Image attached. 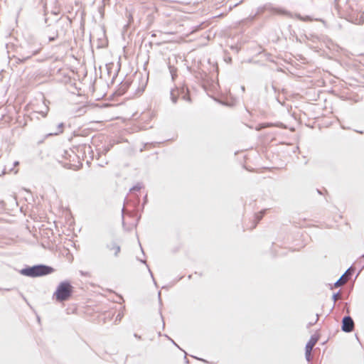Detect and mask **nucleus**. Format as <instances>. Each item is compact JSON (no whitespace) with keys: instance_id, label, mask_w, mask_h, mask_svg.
<instances>
[{"instance_id":"f257e3e1","label":"nucleus","mask_w":364,"mask_h":364,"mask_svg":"<svg viewBox=\"0 0 364 364\" xmlns=\"http://www.w3.org/2000/svg\"><path fill=\"white\" fill-rule=\"evenodd\" d=\"M73 291V286L68 282H61L54 293V297L58 301L69 299Z\"/></svg>"},{"instance_id":"f03ea898","label":"nucleus","mask_w":364,"mask_h":364,"mask_svg":"<svg viewBox=\"0 0 364 364\" xmlns=\"http://www.w3.org/2000/svg\"><path fill=\"white\" fill-rule=\"evenodd\" d=\"M53 272V269L51 267L39 265L23 269L21 270V274L26 276L35 277L46 275L52 273Z\"/></svg>"},{"instance_id":"7ed1b4c3","label":"nucleus","mask_w":364,"mask_h":364,"mask_svg":"<svg viewBox=\"0 0 364 364\" xmlns=\"http://www.w3.org/2000/svg\"><path fill=\"white\" fill-rule=\"evenodd\" d=\"M318 341V338L312 336L306 345L305 356L308 361L311 360V350Z\"/></svg>"},{"instance_id":"20e7f679","label":"nucleus","mask_w":364,"mask_h":364,"mask_svg":"<svg viewBox=\"0 0 364 364\" xmlns=\"http://www.w3.org/2000/svg\"><path fill=\"white\" fill-rule=\"evenodd\" d=\"M354 329V322L351 317L346 316L342 321V330L345 332H351Z\"/></svg>"},{"instance_id":"39448f33","label":"nucleus","mask_w":364,"mask_h":364,"mask_svg":"<svg viewBox=\"0 0 364 364\" xmlns=\"http://www.w3.org/2000/svg\"><path fill=\"white\" fill-rule=\"evenodd\" d=\"M108 250L110 255L117 256L120 252V247L115 244H112L108 246Z\"/></svg>"},{"instance_id":"423d86ee","label":"nucleus","mask_w":364,"mask_h":364,"mask_svg":"<svg viewBox=\"0 0 364 364\" xmlns=\"http://www.w3.org/2000/svg\"><path fill=\"white\" fill-rule=\"evenodd\" d=\"M348 280L347 273L344 274L336 283L335 287H338L345 284Z\"/></svg>"},{"instance_id":"0eeeda50","label":"nucleus","mask_w":364,"mask_h":364,"mask_svg":"<svg viewBox=\"0 0 364 364\" xmlns=\"http://www.w3.org/2000/svg\"><path fill=\"white\" fill-rule=\"evenodd\" d=\"M275 13L278 14H281V15H284V16L290 15L289 12H288L286 10L281 9H275Z\"/></svg>"},{"instance_id":"6e6552de","label":"nucleus","mask_w":364,"mask_h":364,"mask_svg":"<svg viewBox=\"0 0 364 364\" xmlns=\"http://www.w3.org/2000/svg\"><path fill=\"white\" fill-rule=\"evenodd\" d=\"M298 18L301 20V21H311V19L310 18V17L309 16H306V17H301V16H298Z\"/></svg>"},{"instance_id":"1a4fd4ad","label":"nucleus","mask_w":364,"mask_h":364,"mask_svg":"<svg viewBox=\"0 0 364 364\" xmlns=\"http://www.w3.org/2000/svg\"><path fill=\"white\" fill-rule=\"evenodd\" d=\"M338 295H335V296H334V300H335V301H336V300L338 299Z\"/></svg>"},{"instance_id":"9d476101","label":"nucleus","mask_w":364,"mask_h":364,"mask_svg":"<svg viewBox=\"0 0 364 364\" xmlns=\"http://www.w3.org/2000/svg\"><path fill=\"white\" fill-rule=\"evenodd\" d=\"M173 101L174 102H176V99L173 98Z\"/></svg>"}]
</instances>
